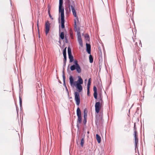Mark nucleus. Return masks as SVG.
Returning <instances> with one entry per match:
<instances>
[{
    "mask_svg": "<svg viewBox=\"0 0 155 155\" xmlns=\"http://www.w3.org/2000/svg\"><path fill=\"white\" fill-rule=\"evenodd\" d=\"M96 124H99L100 123V120L99 118H97L95 121Z\"/></svg>",
    "mask_w": 155,
    "mask_h": 155,
    "instance_id": "7c9ffc66",
    "label": "nucleus"
},
{
    "mask_svg": "<svg viewBox=\"0 0 155 155\" xmlns=\"http://www.w3.org/2000/svg\"><path fill=\"white\" fill-rule=\"evenodd\" d=\"M78 41L79 43V45L81 46H83V42L81 37L78 38Z\"/></svg>",
    "mask_w": 155,
    "mask_h": 155,
    "instance_id": "dca6fc26",
    "label": "nucleus"
},
{
    "mask_svg": "<svg viewBox=\"0 0 155 155\" xmlns=\"http://www.w3.org/2000/svg\"><path fill=\"white\" fill-rule=\"evenodd\" d=\"M85 38H86V40H87L88 41L89 40V38L88 35H85Z\"/></svg>",
    "mask_w": 155,
    "mask_h": 155,
    "instance_id": "72a5a7b5",
    "label": "nucleus"
},
{
    "mask_svg": "<svg viewBox=\"0 0 155 155\" xmlns=\"http://www.w3.org/2000/svg\"><path fill=\"white\" fill-rule=\"evenodd\" d=\"M69 58L70 60V62H73L74 60V58L72 55H68Z\"/></svg>",
    "mask_w": 155,
    "mask_h": 155,
    "instance_id": "6ab92c4d",
    "label": "nucleus"
},
{
    "mask_svg": "<svg viewBox=\"0 0 155 155\" xmlns=\"http://www.w3.org/2000/svg\"><path fill=\"white\" fill-rule=\"evenodd\" d=\"M64 17L61 18V27L62 28H64Z\"/></svg>",
    "mask_w": 155,
    "mask_h": 155,
    "instance_id": "4468645a",
    "label": "nucleus"
},
{
    "mask_svg": "<svg viewBox=\"0 0 155 155\" xmlns=\"http://www.w3.org/2000/svg\"><path fill=\"white\" fill-rule=\"evenodd\" d=\"M134 137H135V147L136 148L138 142V137L137 134H134Z\"/></svg>",
    "mask_w": 155,
    "mask_h": 155,
    "instance_id": "1a4fd4ad",
    "label": "nucleus"
},
{
    "mask_svg": "<svg viewBox=\"0 0 155 155\" xmlns=\"http://www.w3.org/2000/svg\"><path fill=\"white\" fill-rule=\"evenodd\" d=\"M74 99L76 102V104L78 106H79L80 103V97L79 93L75 92L74 93Z\"/></svg>",
    "mask_w": 155,
    "mask_h": 155,
    "instance_id": "20e7f679",
    "label": "nucleus"
},
{
    "mask_svg": "<svg viewBox=\"0 0 155 155\" xmlns=\"http://www.w3.org/2000/svg\"><path fill=\"white\" fill-rule=\"evenodd\" d=\"M76 27V23L75 20H74V27Z\"/></svg>",
    "mask_w": 155,
    "mask_h": 155,
    "instance_id": "4c0bfd02",
    "label": "nucleus"
},
{
    "mask_svg": "<svg viewBox=\"0 0 155 155\" xmlns=\"http://www.w3.org/2000/svg\"><path fill=\"white\" fill-rule=\"evenodd\" d=\"M89 59L90 60V62L92 63L93 62V59L92 56L91 55H90L89 57Z\"/></svg>",
    "mask_w": 155,
    "mask_h": 155,
    "instance_id": "5701e85b",
    "label": "nucleus"
},
{
    "mask_svg": "<svg viewBox=\"0 0 155 155\" xmlns=\"http://www.w3.org/2000/svg\"><path fill=\"white\" fill-rule=\"evenodd\" d=\"M93 90L94 91V96L95 99H97V88L96 86H94L93 87Z\"/></svg>",
    "mask_w": 155,
    "mask_h": 155,
    "instance_id": "9b49d317",
    "label": "nucleus"
},
{
    "mask_svg": "<svg viewBox=\"0 0 155 155\" xmlns=\"http://www.w3.org/2000/svg\"><path fill=\"white\" fill-rule=\"evenodd\" d=\"M100 120H101V121L102 120V119L101 118Z\"/></svg>",
    "mask_w": 155,
    "mask_h": 155,
    "instance_id": "ea45409f",
    "label": "nucleus"
},
{
    "mask_svg": "<svg viewBox=\"0 0 155 155\" xmlns=\"http://www.w3.org/2000/svg\"><path fill=\"white\" fill-rule=\"evenodd\" d=\"M87 117V115H86V114H84V123H86V119Z\"/></svg>",
    "mask_w": 155,
    "mask_h": 155,
    "instance_id": "cd10ccee",
    "label": "nucleus"
},
{
    "mask_svg": "<svg viewBox=\"0 0 155 155\" xmlns=\"http://www.w3.org/2000/svg\"><path fill=\"white\" fill-rule=\"evenodd\" d=\"M103 103V101L102 98L101 97L99 102H97L96 103L95 107V111L97 113H99L101 108V104Z\"/></svg>",
    "mask_w": 155,
    "mask_h": 155,
    "instance_id": "7ed1b4c3",
    "label": "nucleus"
},
{
    "mask_svg": "<svg viewBox=\"0 0 155 155\" xmlns=\"http://www.w3.org/2000/svg\"><path fill=\"white\" fill-rule=\"evenodd\" d=\"M68 55H72L71 49L69 47L68 48Z\"/></svg>",
    "mask_w": 155,
    "mask_h": 155,
    "instance_id": "bb28decb",
    "label": "nucleus"
},
{
    "mask_svg": "<svg viewBox=\"0 0 155 155\" xmlns=\"http://www.w3.org/2000/svg\"><path fill=\"white\" fill-rule=\"evenodd\" d=\"M63 0H59V6H62Z\"/></svg>",
    "mask_w": 155,
    "mask_h": 155,
    "instance_id": "2f4dec72",
    "label": "nucleus"
},
{
    "mask_svg": "<svg viewBox=\"0 0 155 155\" xmlns=\"http://www.w3.org/2000/svg\"><path fill=\"white\" fill-rule=\"evenodd\" d=\"M84 138H82L81 140V143H80L81 146L82 147H83V145H84Z\"/></svg>",
    "mask_w": 155,
    "mask_h": 155,
    "instance_id": "4be33fe9",
    "label": "nucleus"
},
{
    "mask_svg": "<svg viewBox=\"0 0 155 155\" xmlns=\"http://www.w3.org/2000/svg\"><path fill=\"white\" fill-rule=\"evenodd\" d=\"M91 78H90L88 79V82L87 84V88L90 89V86L91 84Z\"/></svg>",
    "mask_w": 155,
    "mask_h": 155,
    "instance_id": "aec40b11",
    "label": "nucleus"
},
{
    "mask_svg": "<svg viewBox=\"0 0 155 155\" xmlns=\"http://www.w3.org/2000/svg\"><path fill=\"white\" fill-rule=\"evenodd\" d=\"M134 134H137V132L136 130V128L135 127V123H134Z\"/></svg>",
    "mask_w": 155,
    "mask_h": 155,
    "instance_id": "c85d7f7f",
    "label": "nucleus"
},
{
    "mask_svg": "<svg viewBox=\"0 0 155 155\" xmlns=\"http://www.w3.org/2000/svg\"><path fill=\"white\" fill-rule=\"evenodd\" d=\"M78 121L79 122V123L80 124L81 122L82 118L81 116H78Z\"/></svg>",
    "mask_w": 155,
    "mask_h": 155,
    "instance_id": "393cba45",
    "label": "nucleus"
},
{
    "mask_svg": "<svg viewBox=\"0 0 155 155\" xmlns=\"http://www.w3.org/2000/svg\"><path fill=\"white\" fill-rule=\"evenodd\" d=\"M78 80L77 81V82L76 83L77 84H82L83 83V80L81 77L80 76L78 77Z\"/></svg>",
    "mask_w": 155,
    "mask_h": 155,
    "instance_id": "2eb2a0df",
    "label": "nucleus"
},
{
    "mask_svg": "<svg viewBox=\"0 0 155 155\" xmlns=\"http://www.w3.org/2000/svg\"><path fill=\"white\" fill-rule=\"evenodd\" d=\"M132 8L131 7H128L127 8V12L128 13V15H129L130 16H131V15H133V12L132 11Z\"/></svg>",
    "mask_w": 155,
    "mask_h": 155,
    "instance_id": "9d476101",
    "label": "nucleus"
},
{
    "mask_svg": "<svg viewBox=\"0 0 155 155\" xmlns=\"http://www.w3.org/2000/svg\"><path fill=\"white\" fill-rule=\"evenodd\" d=\"M96 138L98 143H101V138L100 136L98 134L96 135Z\"/></svg>",
    "mask_w": 155,
    "mask_h": 155,
    "instance_id": "f3484780",
    "label": "nucleus"
},
{
    "mask_svg": "<svg viewBox=\"0 0 155 155\" xmlns=\"http://www.w3.org/2000/svg\"><path fill=\"white\" fill-rule=\"evenodd\" d=\"M50 27V23L48 21H47L45 24V33L47 35L49 32Z\"/></svg>",
    "mask_w": 155,
    "mask_h": 155,
    "instance_id": "39448f33",
    "label": "nucleus"
},
{
    "mask_svg": "<svg viewBox=\"0 0 155 155\" xmlns=\"http://www.w3.org/2000/svg\"><path fill=\"white\" fill-rule=\"evenodd\" d=\"M89 131H88V132H87V133H88V134H89Z\"/></svg>",
    "mask_w": 155,
    "mask_h": 155,
    "instance_id": "a19ab883",
    "label": "nucleus"
},
{
    "mask_svg": "<svg viewBox=\"0 0 155 155\" xmlns=\"http://www.w3.org/2000/svg\"><path fill=\"white\" fill-rule=\"evenodd\" d=\"M75 86L76 88L78 89L79 92H81L82 90V87L81 84H76Z\"/></svg>",
    "mask_w": 155,
    "mask_h": 155,
    "instance_id": "ddd939ff",
    "label": "nucleus"
},
{
    "mask_svg": "<svg viewBox=\"0 0 155 155\" xmlns=\"http://www.w3.org/2000/svg\"><path fill=\"white\" fill-rule=\"evenodd\" d=\"M70 83L71 86L72 87H74L75 86L77 82V81L74 82L73 78L72 76L70 75L69 77Z\"/></svg>",
    "mask_w": 155,
    "mask_h": 155,
    "instance_id": "423d86ee",
    "label": "nucleus"
},
{
    "mask_svg": "<svg viewBox=\"0 0 155 155\" xmlns=\"http://www.w3.org/2000/svg\"><path fill=\"white\" fill-rule=\"evenodd\" d=\"M22 99L20 97H19V102H20V106H22Z\"/></svg>",
    "mask_w": 155,
    "mask_h": 155,
    "instance_id": "473e14b6",
    "label": "nucleus"
},
{
    "mask_svg": "<svg viewBox=\"0 0 155 155\" xmlns=\"http://www.w3.org/2000/svg\"><path fill=\"white\" fill-rule=\"evenodd\" d=\"M87 111L86 109H85L84 110V114H86L87 115Z\"/></svg>",
    "mask_w": 155,
    "mask_h": 155,
    "instance_id": "e433bc0d",
    "label": "nucleus"
},
{
    "mask_svg": "<svg viewBox=\"0 0 155 155\" xmlns=\"http://www.w3.org/2000/svg\"><path fill=\"white\" fill-rule=\"evenodd\" d=\"M38 21H37V26L38 27Z\"/></svg>",
    "mask_w": 155,
    "mask_h": 155,
    "instance_id": "58836bf2",
    "label": "nucleus"
},
{
    "mask_svg": "<svg viewBox=\"0 0 155 155\" xmlns=\"http://www.w3.org/2000/svg\"><path fill=\"white\" fill-rule=\"evenodd\" d=\"M48 14L49 15V17L50 18H51L52 19H53V18H52V16L51 15V14L50 13V10L51 8L50 7H49V6H48Z\"/></svg>",
    "mask_w": 155,
    "mask_h": 155,
    "instance_id": "a878e982",
    "label": "nucleus"
},
{
    "mask_svg": "<svg viewBox=\"0 0 155 155\" xmlns=\"http://www.w3.org/2000/svg\"><path fill=\"white\" fill-rule=\"evenodd\" d=\"M87 95H89L90 94V89L87 88Z\"/></svg>",
    "mask_w": 155,
    "mask_h": 155,
    "instance_id": "f704fd0d",
    "label": "nucleus"
},
{
    "mask_svg": "<svg viewBox=\"0 0 155 155\" xmlns=\"http://www.w3.org/2000/svg\"><path fill=\"white\" fill-rule=\"evenodd\" d=\"M63 54L64 57V65L65 66L67 61L66 48H65L63 51Z\"/></svg>",
    "mask_w": 155,
    "mask_h": 155,
    "instance_id": "6e6552de",
    "label": "nucleus"
},
{
    "mask_svg": "<svg viewBox=\"0 0 155 155\" xmlns=\"http://www.w3.org/2000/svg\"><path fill=\"white\" fill-rule=\"evenodd\" d=\"M65 4L68 8L70 12L71 10L72 11L74 16L76 17L78 20L76 12L75 9V4L74 2L72 0H65Z\"/></svg>",
    "mask_w": 155,
    "mask_h": 155,
    "instance_id": "f257e3e1",
    "label": "nucleus"
},
{
    "mask_svg": "<svg viewBox=\"0 0 155 155\" xmlns=\"http://www.w3.org/2000/svg\"><path fill=\"white\" fill-rule=\"evenodd\" d=\"M77 116H81V111L79 107H78L77 109Z\"/></svg>",
    "mask_w": 155,
    "mask_h": 155,
    "instance_id": "a211bd4d",
    "label": "nucleus"
},
{
    "mask_svg": "<svg viewBox=\"0 0 155 155\" xmlns=\"http://www.w3.org/2000/svg\"><path fill=\"white\" fill-rule=\"evenodd\" d=\"M63 77L64 83L65 84V77L64 74L63 75Z\"/></svg>",
    "mask_w": 155,
    "mask_h": 155,
    "instance_id": "c9c22d12",
    "label": "nucleus"
},
{
    "mask_svg": "<svg viewBox=\"0 0 155 155\" xmlns=\"http://www.w3.org/2000/svg\"><path fill=\"white\" fill-rule=\"evenodd\" d=\"M77 35H78V38L80 37H81V32L80 31V30H78L77 31Z\"/></svg>",
    "mask_w": 155,
    "mask_h": 155,
    "instance_id": "c756f323",
    "label": "nucleus"
},
{
    "mask_svg": "<svg viewBox=\"0 0 155 155\" xmlns=\"http://www.w3.org/2000/svg\"><path fill=\"white\" fill-rule=\"evenodd\" d=\"M73 63L74 64L72 65L70 67L71 70L73 71L76 69V71L78 73H81V69L80 65L78 63V61L77 60H75L74 61Z\"/></svg>",
    "mask_w": 155,
    "mask_h": 155,
    "instance_id": "f03ea898",
    "label": "nucleus"
},
{
    "mask_svg": "<svg viewBox=\"0 0 155 155\" xmlns=\"http://www.w3.org/2000/svg\"><path fill=\"white\" fill-rule=\"evenodd\" d=\"M59 12L61 13V18L64 17V8L63 6H59Z\"/></svg>",
    "mask_w": 155,
    "mask_h": 155,
    "instance_id": "0eeeda50",
    "label": "nucleus"
},
{
    "mask_svg": "<svg viewBox=\"0 0 155 155\" xmlns=\"http://www.w3.org/2000/svg\"><path fill=\"white\" fill-rule=\"evenodd\" d=\"M60 37L62 40L64 38V33L63 32H62L60 33Z\"/></svg>",
    "mask_w": 155,
    "mask_h": 155,
    "instance_id": "412c9836",
    "label": "nucleus"
},
{
    "mask_svg": "<svg viewBox=\"0 0 155 155\" xmlns=\"http://www.w3.org/2000/svg\"><path fill=\"white\" fill-rule=\"evenodd\" d=\"M73 31L71 30H70V34L71 38L72 39L73 38Z\"/></svg>",
    "mask_w": 155,
    "mask_h": 155,
    "instance_id": "b1692460",
    "label": "nucleus"
},
{
    "mask_svg": "<svg viewBox=\"0 0 155 155\" xmlns=\"http://www.w3.org/2000/svg\"><path fill=\"white\" fill-rule=\"evenodd\" d=\"M86 50L87 51V53L89 54H91V45L90 44H88L87 43L86 44Z\"/></svg>",
    "mask_w": 155,
    "mask_h": 155,
    "instance_id": "f8f14e48",
    "label": "nucleus"
}]
</instances>
